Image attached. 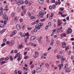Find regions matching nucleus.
I'll use <instances>...</instances> for the list:
<instances>
[{"mask_svg":"<svg viewBox=\"0 0 74 74\" xmlns=\"http://www.w3.org/2000/svg\"><path fill=\"white\" fill-rule=\"evenodd\" d=\"M43 26V24L39 23L38 25H37L35 26V28L36 29H38V30H40L41 29V27H42Z\"/></svg>","mask_w":74,"mask_h":74,"instance_id":"nucleus-1","label":"nucleus"},{"mask_svg":"<svg viewBox=\"0 0 74 74\" xmlns=\"http://www.w3.org/2000/svg\"><path fill=\"white\" fill-rule=\"evenodd\" d=\"M58 26H61V24H63V23L62 22V20L60 19H58Z\"/></svg>","mask_w":74,"mask_h":74,"instance_id":"nucleus-2","label":"nucleus"},{"mask_svg":"<svg viewBox=\"0 0 74 74\" xmlns=\"http://www.w3.org/2000/svg\"><path fill=\"white\" fill-rule=\"evenodd\" d=\"M72 32V30L71 28H68V30L66 31V33L68 34L69 33H71Z\"/></svg>","mask_w":74,"mask_h":74,"instance_id":"nucleus-3","label":"nucleus"},{"mask_svg":"<svg viewBox=\"0 0 74 74\" xmlns=\"http://www.w3.org/2000/svg\"><path fill=\"white\" fill-rule=\"evenodd\" d=\"M35 53V56H34V58L35 59H36L38 56V53L37 52V51H35L34 52Z\"/></svg>","mask_w":74,"mask_h":74,"instance_id":"nucleus-4","label":"nucleus"},{"mask_svg":"<svg viewBox=\"0 0 74 74\" xmlns=\"http://www.w3.org/2000/svg\"><path fill=\"white\" fill-rule=\"evenodd\" d=\"M36 70L37 72H38V73H39L40 72L41 70H42V69L40 68H39L38 69H36Z\"/></svg>","mask_w":74,"mask_h":74,"instance_id":"nucleus-5","label":"nucleus"},{"mask_svg":"<svg viewBox=\"0 0 74 74\" xmlns=\"http://www.w3.org/2000/svg\"><path fill=\"white\" fill-rule=\"evenodd\" d=\"M6 29H3L0 32V33L1 34H3L5 32Z\"/></svg>","mask_w":74,"mask_h":74,"instance_id":"nucleus-6","label":"nucleus"},{"mask_svg":"<svg viewBox=\"0 0 74 74\" xmlns=\"http://www.w3.org/2000/svg\"><path fill=\"white\" fill-rule=\"evenodd\" d=\"M14 44V40H12L10 42V44H9V45H10L11 46H12V45H13Z\"/></svg>","mask_w":74,"mask_h":74,"instance_id":"nucleus-7","label":"nucleus"},{"mask_svg":"<svg viewBox=\"0 0 74 74\" xmlns=\"http://www.w3.org/2000/svg\"><path fill=\"white\" fill-rule=\"evenodd\" d=\"M36 38V37L35 36H32L31 37L30 39L31 40H34Z\"/></svg>","mask_w":74,"mask_h":74,"instance_id":"nucleus-8","label":"nucleus"},{"mask_svg":"<svg viewBox=\"0 0 74 74\" xmlns=\"http://www.w3.org/2000/svg\"><path fill=\"white\" fill-rule=\"evenodd\" d=\"M62 46L63 48H66V44L65 42H63L62 43Z\"/></svg>","mask_w":74,"mask_h":74,"instance_id":"nucleus-9","label":"nucleus"},{"mask_svg":"<svg viewBox=\"0 0 74 74\" xmlns=\"http://www.w3.org/2000/svg\"><path fill=\"white\" fill-rule=\"evenodd\" d=\"M16 28L17 30H20L21 29V26L19 24H17V25Z\"/></svg>","mask_w":74,"mask_h":74,"instance_id":"nucleus-10","label":"nucleus"},{"mask_svg":"<svg viewBox=\"0 0 74 74\" xmlns=\"http://www.w3.org/2000/svg\"><path fill=\"white\" fill-rule=\"evenodd\" d=\"M44 0H39V2L40 4H43Z\"/></svg>","mask_w":74,"mask_h":74,"instance_id":"nucleus-11","label":"nucleus"},{"mask_svg":"<svg viewBox=\"0 0 74 74\" xmlns=\"http://www.w3.org/2000/svg\"><path fill=\"white\" fill-rule=\"evenodd\" d=\"M39 16H40L41 18H43L44 17V15L42 14L41 13H40L39 14Z\"/></svg>","mask_w":74,"mask_h":74,"instance_id":"nucleus-12","label":"nucleus"},{"mask_svg":"<svg viewBox=\"0 0 74 74\" xmlns=\"http://www.w3.org/2000/svg\"><path fill=\"white\" fill-rule=\"evenodd\" d=\"M66 34H61V37H66Z\"/></svg>","mask_w":74,"mask_h":74,"instance_id":"nucleus-13","label":"nucleus"},{"mask_svg":"<svg viewBox=\"0 0 74 74\" xmlns=\"http://www.w3.org/2000/svg\"><path fill=\"white\" fill-rule=\"evenodd\" d=\"M41 13L43 15H45V14H46V12L45 11L43 10L41 12Z\"/></svg>","mask_w":74,"mask_h":74,"instance_id":"nucleus-14","label":"nucleus"},{"mask_svg":"<svg viewBox=\"0 0 74 74\" xmlns=\"http://www.w3.org/2000/svg\"><path fill=\"white\" fill-rule=\"evenodd\" d=\"M22 48H23V45H20L18 47V49H21Z\"/></svg>","mask_w":74,"mask_h":74,"instance_id":"nucleus-15","label":"nucleus"},{"mask_svg":"<svg viewBox=\"0 0 74 74\" xmlns=\"http://www.w3.org/2000/svg\"><path fill=\"white\" fill-rule=\"evenodd\" d=\"M66 73H69L70 72V69L69 68H67L65 70Z\"/></svg>","mask_w":74,"mask_h":74,"instance_id":"nucleus-16","label":"nucleus"},{"mask_svg":"<svg viewBox=\"0 0 74 74\" xmlns=\"http://www.w3.org/2000/svg\"><path fill=\"white\" fill-rule=\"evenodd\" d=\"M5 26V25L2 24H0V27H2L3 28H4Z\"/></svg>","mask_w":74,"mask_h":74,"instance_id":"nucleus-17","label":"nucleus"},{"mask_svg":"<svg viewBox=\"0 0 74 74\" xmlns=\"http://www.w3.org/2000/svg\"><path fill=\"white\" fill-rule=\"evenodd\" d=\"M34 2H33L32 1H30L29 2V5H31L32 4H34Z\"/></svg>","mask_w":74,"mask_h":74,"instance_id":"nucleus-18","label":"nucleus"},{"mask_svg":"<svg viewBox=\"0 0 74 74\" xmlns=\"http://www.w3.org/2000/svg\"><path fill=\"white\" fill-rule=\"evenodd\" d=\"M10 60H11V61H12V60H13V58H12V56H10Z\"/></svg>","mask_w":74,"mask_h":74,"instance_id":"nucleus-19","label":"nucleus"},{"mask_svg":"<svg viewBox=\"0 0 74 74\" xmlns=\"http://www.w3.org/2000/svg\"><path fill=\"white\" fill-rule=\"evenodd\" d=\"M30 18L31 19H36V17L33 16H31L30 17Z\"/></svg>","mask_w":74,"mask_h":74,"instance_id":"nucleus-20","label":"nucleus"},{"mask_svg":"<svg viewBox=\"0 0 74 74\" xmlns=\"http://www.w3.org/2000/svg\"><path fill=\"white\" fill-rule=\"evenodd\" d=\"M64 12V11L62 12L60 11H59L58 12V14H59V15H62V13H63Z\"/></svg>","mask_w":74,"mask_h":74,"instance_id":"nucleus-21","label":"nucleus"},{"mask_svg":"<svg viewBox=\"0 0 74 74\" xmlns=\"http://www.w3.org/2000/svg\"><path fill=\"white\" fill-rule=\"evenodd\" d=\"M26 10L25 9V10L23 11L22 13L23 14H25V13H26Z\"/></svg>","mask_w":74,"mask_h":74,"instance_id":"nucleus-22","label":"nucleus"},{"mask_svg":"<svg viewBox=\"0 0 74 74\" xmlns=\"http://www.w3.org/2000/svg\"><path fill=\"white\" fill-rule=\"evenodd\" d=\"M5 19H5V20H6V21H8V16H6V17H5Z\"/></svg>","mask_w":74,"mask_h":74,"instance_id":"nucleus-23","label":"nucleus"},{"mask_svg":"<svg viewBox=\"0 0 74 74\" xmlns=\"http://www.w3.org/2000/svg\"><path fill=\"white\" fill-rule=\"evenodd\" d=\"M60 11H64L63 10H64V8H60Z\"/></svg>","mask_w":74,"mask_h":74,"instance_id":"nucleus-24","label":"nucleus"},{"mask_svg":"<svg viewBox=\"0 0 74 74\" xmlns=\"http://www.w3.org/2000/svg\"><path fill=\"white\" fill-rule=\"evenodd\" d=\"M71 59H72V60H74V56H71Z\"/></svg>","mask_w":74,"mask_h":74,"instance_id":"nucleus-25","label":"nucleus"},{"mask_svg":"<svg viewBox=\"0 0 74 74\" xmlns=\"http://www.w3.org/2000/svg\"><path fill=\"white\" fill-rule=\"evenodd\" d=\"M4 60V58L2 57L0 59V62H1L2 60Z\"/></svg>","mask_w":74,"mask_h":74,"instance_id":"nucleus-26","label":"nucleus"},{"mask_svg":"<svg viewBox=\"0 0 74 74\" xmlns=\"http://www.w3.org/2000/svg\"><path fill=\"white\" fill-rule=\"evenodd\" d=\"M6 14H4L3 15V19H5V16H6Z\"/></svg>","mask_w":74,"mask_h":74,"instance_id":"nucleus-27","label":"nucleus"},{"mask_svg":"<svg viewBox=\"0 0 74 74\" xmlns=\"http://www.w3.org/2000/svg\"><path fill=\"white\" fill-rule=\"evenodd\" d=\"M60 57L61 56L60 55H57V59H60Z\"/></svg>","mask_w":74,"mask_h":74,"instance_id":"nucleus-28","label":"nucleus"},{"mask_svg":"<svg viewBox=\"0 0 74 74\" xmlns=\"http://www.w3.org/2000/svg\"><path fill=\"white\" fill-rule=\"evenodd\" d=\"M16 55L18 58H19V57H20V56H21V54H19V53H17Z\"/></svg>","mask_w":74,"mask_h":74,"instance_id":"nucleus-29","label":"nucleus"},{"mask_svg":"<svg viewBox=\"0 0 74 74\" xmlns=\"http://www.w3.org/2000/svg\"><path fill=\"white\" fill-rule=\"evenodd\" d=\"M5 45V43H3L1 44V46L3 47H4V46Z\"/></svg>","mask_w":74,"mask_h":74,"instance_id":"nucleus-30","label":"nucleus"},{"mask_svg":"<svg viewBox=\"0 0 74 74\" xmlns=\"http://www.w3.org/2000/svg\"><path fill=\"white\" fill-rule=\"evenodd\" d=\"M45 66H46V67H49V64L47 63H46L45 64Z\"/></svg>","mask_w":74,"mask_h":74,"instance_id":"nucleus-31","label":"nucleus"},{"mask_svg":"<svg viewBox=\"0 0 74 74\" xmlns=\"http://www.w3.org/2000/svg\"><path fill=\"white\" fill-rule=\"evenodd\" d=\"M35 24H36V21L32 23H31V24L32 25H35Z\"/></svg>","mask_w":74,"mask_h":74,"instance_id":"nucleus-32","label":"nucleus"},{"mask_svg":"<svg viewBox=\"0 0 74 74\" xmlns=\"http://www.w3.org/2000/svg\"><path fill=\"white\" fill-rule=\"evenodd\" d=\"M58 67L60 68V70H61L62 68V66L60 64H58Z\"/></svg>","mask_w":74,"mask_h":74,"instance_id":"nucleus-33","label":"nucleus"},{"mask_svg":"<svg viewBox=\"0 0 74 74\" xmlns=\"http://www.w3.org/2000/svg\"><path fill=\"white\" fill-rule=\"evenodd\" d=\"M27 74V71L25 70L24 73V74Z\"/></svg>","mask_w":74,"mask_h":74,"instance_id":"nucleus-34","label":"nucleus"},{"mask_svg":"<svg viewBox=\"0 0 74 74\" xmlns=\"http://www.w3.org/2000/svg\"><path fill=\"white\" fill-rule=\"evenodd\" d=\"M5 63V61H3L2 62H1V65H2L3 64H4Z\"/></svg>","mask_w":74,"mask_h":74,"instance_id":"nucleus-35","label":"nucleus"},{"mask_svg":"<svg viewBox=\"0 0 74 74\" xmlns=\"http://www.w3.org/2000/svg\"><path fill=\"white\" fill-rule=\"evenodd\" d=\"M34 33H36V32H37V29H34Z\"/></svg>","mask_w":74,"mask_h":74,"instance_id":"nucleus-36","label":"nucleus"},{"mask_svg":"<svg viewBox=\"0 0 74 74\" xmlns=\"http://www.w3.org/2000/svg\"><path fill=\"white\" fill-rule=\"evenodd\" d=\"M8 59H9V58L8 57H6L5 58L4 60H8Z\"/></svg>","mask_w":74,"mask_h":74,"instance_id":"nucleus-37","label":"nucleus"},{"mask_svg":"<svg viewBox=\"0 0 74 74\" xmlns=\"http://www.w3.org/2000/svg\"><path fill=\"white\" fill-rule=\"evenodd\" d=\"M57 31L58 32V33H59V32H60V29L59 28H58L57 30Z\"/></svg>","mask_w":74,"mask_h":74,"instance_id":"nucleus-38","label":"nucleus"},{"mask_svg":"<svg viewBox=\"0 0 74 74\" xmlns=\"http://www.w3.org/2000/svg\"><path fill=\"white\" fill-rule=\"evenodd\" d=\"M27 29L28 30H30L32 29V28L28 27L27 28Z\"/></svg>","mask_w":74,"mask_h":74,"instance_id":"nucleus-39","label":"nucleus"},{"mask_svg":"<svg viewBox=\"0 0 74 74\" xmlns=\"http://www.w3.org/2000/svg\"><path fill=\"white\" fill-rule=\"evenodd\" d=\"M11 15L12 17L14 16L15 15V13H12L11 14Z\"/></svg>","mask_w":74,"mask_h":74,"instance_id":"nucleus-40","label":"nucleus"},{"mask_svg":"<svg viewBox=\"0 0 74 74\" xmlns=\"http://www.w3.org/2000/svg\"><path fill=\"white\" fill-rule=\"evenodd\" d=\"M7 23V21L6 20L4 21L3 22V23L4 25H6V23Z\"/></svg>","mask_w":74,"mask_h":74,"instance_id":"nucleus-41","label":"nucleus"},{"mask_svg":"<svg viewBox=\"0 0 74 74\" xmlns=\"http://www.w3.org/2000/svg\"><path fill=\"white\" fill-rule=\"evenodd\" d=\"M27 14H28V16H31V14L29 12H27Z\"/></svg>","mask_w":74,"mask_h":74,"instance_id":"nucleus-42","label":"nucleus"},{"mask_svg":"<svg viewBox=\"0 0 74 74\" xmlns=\"http://www.w3.org/2000/svg\"><path fill=\"white\" fill-rule=\"evenodd\" d=\"M10 41H8L6 42V44H10Z\"/></svg>","mask_w":74,"mask_h":74,"instance_id":"nucleus-43","label":"nucleus"},{"mask_svg":"<svg viewBox=\"0 0 74 74\" xmlns=\"http://www.w3.org/2000/svg\"><path fill=\"white\" fill-rule=\"evenodd\" d=\"M48 26L47 25L45 27V30H47L48 29Z\"/></svg>","mask_w":74,"mask_h":74,"instance_id":"nucleus-44","label":"nucleus"},{"mask_svg":"<svg viewBox=\"0 0 74 74\" xmlns=\"http://www.w3.org/2000/svg\"><path fill=\"white\" fill-rule=\"evenodd\" d=\"M18 74H22V73H21V71L20 70L18 71Z\"/></svg>","mask_w":74,"mask_h":74,"instance_id":"nucleus-45","label":"nucleus"},{"mask_svg":"<svg viewBox=\"0 0 74 74\" xmlns=\"http://www.w3.org/2000/svg\"><path fill=\"white\" fill-rule=\"evenodd\" d=\"M43 55L45 56H47V53H44V54H43Z\"/></svg>","mask_w":74,"mask_h":74,"instance_id":"nucleus-46","label":"nucleus"},{"mask_svg":"<svg viewBox=\"0 0 74 74\" xmlns=\"http://www.w3.org/2000/svg\"><path fill=\"white\" fill-rule=\"evenodd\" d=\"M25 34L27 37H28L29 36V33L28 32H27Z\"/></svg>","mask_w":74,"mask_h":74,"instance_id":"nucleus-47","label":"nucleus"},{"mask_svg":"<svg viewBox=\"0 0 74 74\" xmlns=\"http://www.w3.org/2000/svg\"><path fill=\"white\" fill-rule=\"evenodd\" d=\"M25 3L26 4H28V1H25Z\"/></svg>","mask_w":74,"mask_h":74,"instance_id":"nucleus-48","label":"nucleus"},{"mask_svg":"<svg viewBox=\"0 0 74 74\" xmlns=\"http://www.w3.org/2000/svg\"><path fill=\"white\" fill-rule=\"evenodd\" d=\"M27 58H28V56H25L24 58V59H27Z\"/></svg>","mask_w":74,"mask_h":74,"instance_id":"nucleus-49","label":"nucleus"},{"mask_svg":"<svg viewBox=\"0 0 74 74\" xmlns=\"http://www.w3.org/2000/svg\"><path fill=\"white\" fill-rule=\"evenodd\" d=\"M32 74H35L36 73V71L35 70H33L32 71Z\"/></svg>","mask_w":74,"mask_h":74,"instance_id":"nucleus-50","label":"nucleus"},{"mask_svg":"<svg viewBox=\"0 0 74 74\" xmlns=\"http://www.w3.org/2000/svg\"><path fill=\"white\" fill-rule=\"evenodd\" d=\"M34 65H32L31 66V69H33V68H34Z\"/></svg>","mask_w":74,"mask_h":74,"instance_id":"nucleus-51","label":"nucleus"},{"mask_svg":"<svg viewBox=\"0 0 74 74\" xmlns=\"http://www.w3.org/2000/svg\"><path fill=\"white\" fill-rule=\"evenodd\" d=\"M35 22H36V24H37V23H39V20H37L36 21H35Z\"/></svg>","mask_w":74,"mask_h":74,"instance_id":"nucleus-52","label":"nucleus"},{"mask_svg":"<svg viewBox=\"0 0 74 74\" xmlns=\"http://www.w3.org/2000/svg\"><path fill=\"white\" fill-rule=\"evenodd\" d=\"M58 3L60 5V3H61V2H60V0H58Z\"/></svg>","mask_w":74,"mask_h":74,"instance_id":"nucleus-53","label":"nucleus"},{"mask_svg":"<svg viewBox=\"0 0 74 74\" xmlns=\"http://www.w3.org/2000/svg\"><path fill=\"white\" fill-rule=\"evenodd\" d=\"M45 19H42L40 20V21L41 22H43V21H45Z\"/></svg>","mask_w":74,"mask_h":74,"instance_id":"nucleus-54","label":"nucleus"},{"mask_svg":"<svg viewBox=\"0 0 74 74\" xmlns=\"http://www.w3.org/2000/svg\"><path fill=\"white\" fill-rule=\"evenodd\" d=\"M58 34H56L55 35H54V38H56L57 37H58Z\"/></svg>","mask_w":74,"mask_h":74,"instance_id":"nucleus-55","label":"nucleus"},{"mask_svg":"<svg viewBox=\"0 0 74 74\" xmlns=\"http://www.w3.org/2000/svg\"><path fill=\"white\" fill-rule=\"evenodd\" d=\"M67 67H68V64H66L65 66V67L66 68H67Z\"/></svg>","mask_w":74,"mask_h":74,"instance_id":"nucleus-56","label":"nucleus"},{"mask_svg":"<svg viewBox=\"0 0 74 74\" xmlns=\"http://www.w3.org/2000/svg\"><path fill=\"white\" fill-rule=\"evenodd\" d=\"M27 52H24V55H25V56L26 55V54H27Z\"/></svg>","mask_w":74,"mask_h":74,"instance_id":"nucleus-57","label":"nucleus"},{"mask_svg":"<svg viewBox=\"0 0 74 74\" xmlns=\"http://www.w3.org/2000/svg\"><path fill=\"white\" fill-rule=\"evenodd\" d=\"M60 43V42H59V41H57V44H58V45H59Z\"/></svg>","mask_w":74,"mask_h":74,"instance_id":"nucleus-58","label":"nucleus"},{"mask_svg":"<svg viewBox=\"0 0 74 74\" xmlns=\"http://www.w3.org/2000/svg\"><path fill=\"white\" fill-rule=\"evenodd\" d=\"M61 60L62 61H64L65 59V58H63L61 59Z\"/></svg>","mask_w":74,"mask_h":74,"instance_id":"nucleus-59","label":"nucleus"},{"mask_svg":"<svg viewBox=\"0 0 74 74\" xmlns=\"http://www.w3.org/2000/svg\"><path fill=\"white\" fill-rule=\"evenodd\" d=\"M25 27V25H23L22 27V29H24Z\"/></svg>","mask_w":74,"mask_h":74,"instance_id":"nucleus-60","label":"nucleus"},{"mask_svg":"<svg viewBox=\"0 0 74 74\" xmlns=\"http://www.w3.org/2000/svg\"><path fill=\"white\" fill-rule=\"evenodd\" d=\"M13 33L14 34H16V30H14L13 31Z\"/></svg>","mask_w":74,"mask_h":74,"instance_id":"nucleus-61","label":"nucleus"},{"mask_svg":"<svg viewBox=\"0 0 74 74\" xmlns=\"http://www.w3.org/2000/svg\"><path fill=\"white\" fill-rule=\"evenodd\" d=\"M49 19L50 20H51V19H52V16H50L49 18Z\"/></svg>","mask_w":74,"mask_h":74,"instance_id":"nucleus-62","label":"nucleus"},{"mask_svg":"<svg viewBox=\"0 0 74 74\" xmlns=\"http://www.w3.org/2000/svg\"><path fill=\"white\" fill-rule=\"evenodd\" d=\"M56 29H55L53 30L52 32H55L56 31Z\"/></svg>","mask_w":74,"mask_h":74,"instance_id":"nucleus-63","label":"nucleus"},{"mask_svg":"<svg viewBox=\"0 0 74 74\" xmlns=\"http://www.w3.org/2000/svg\"><path fill=\"white\" fill-rule=\"evenodd\" d=\"M48 25L49 26H51V23L50 22H49Z\"/></svg>","mask_w":74,"mask_h":74,"instance_id":"nucleus-64","label":"nucleus"}]
</instances>
